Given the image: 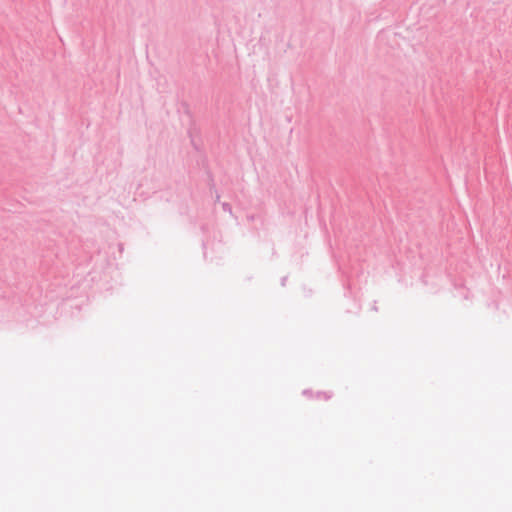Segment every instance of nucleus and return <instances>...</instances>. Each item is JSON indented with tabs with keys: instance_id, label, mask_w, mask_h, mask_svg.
<instances>
[{
	"instance_id": "1",
	"label": "nucleus",
	"mask_w": 512,
	"mask_h": 512,
	"mask_svg": "<svg viewBox=\"0 0 512 512\" xmlns=\"http://www.w3.org/2000/svg\"><path fill=\"white\" fill-rule=\"evenodd\" d=\"M222 209L225 211V212H228V213H232V207L229 203L227 202H223L222 203Z\"/></svg>"
},
{
	"instance_id": "2",
	"label": "nucleus",
	"mask_w": 512,
	"mask_h": 512,
	"mask_svg": "<svg viewBox=\"0 0 512 512\" xmlns=\"http://www.w3.org/2000/svg\"><path fill=\"white\" fill-rule=\"evenodd\" d=\"M317 396H318V397L322 396V397H324L326 400L331 398V394H328L327 392H318V393H317Z\"/></svg>"
},
{
	"instance_id": "3",
	"label": "nucleus",
	"mask_w": 512,
	"mask_h": 512,
	"mask_svg": "<svg viewBox=\"0 0 512 512\" xmlns=\"http://www.w3.org/2000/svg\"><path fill=\"white\" fill-rule=\"evenodd\" d=\"M286 281H287V276H284V277L281 279V285H282V286H285Z\"/></svg>"
},
{
	"instance_id": "4",
	"label": "nucleus",
	"mask_w": 512,
	"mask_h": 512,
	"mask_svg": "<svg viewBox=\"0 0 512 512\" xmlns=\"http://www.w3.org/2000/svg\"><path fill=\"white\" fill-rule=\"evenodd\" d=\"M310 393H311V391H310V390H304V391H303V394H304V395H310Z\"/></svg>"
},
{
	"instance_id": "5",
	"label": "nucleus",
	"mask_w": 512,
	"mask_h": 512,
	"mask_svg": "<svg viewBox=\"0 0 512 512\" xmlns=\"http://www.w3.org/2000/svg\"><path fill=\"white\" fill-rule=\"evenodd\" d=\"M310 393H311V391H310V390H304V391H303V394H304V395H310Z\"/></svg>"
},
{
	"instance_id": "6",
	"label": "nucleus",
	"mask_w": 512,
	"mask_h": 512,
	"mask_svg": "<svg viewBox=\"0 0 512 512\" xmlns=\"http://www.w3.org/2000/svg\"><path fill=\"white\" fill-rule=\"evenodd\" d=\"M372 309H373L374 311H377V310H378L377 305H376V302H374V305H373Z\"/></svg>"
}]
</instances>
